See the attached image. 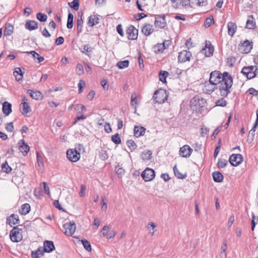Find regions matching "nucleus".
I'll return each mask as SVG.
<instances>
[{
  "label": "nucleus",
  "instance_id": "32",
  "mask_svg": "<svg viewBox=\"0 0 258 258\" xmlns=\"http://www.w3.org/2000/svg\"><path fill=\"white\" fill-rule=\"evenodd\" d=\"M30 211V206L29 204L26 203L22 205L21 209L19 210L20 213L22 215H26Z\"/></svg>",
  "mask_w": 258,
  "mask_h": 258
},
{
  "label": "nucleus",
  "instance_id": "44",
  "mask_svg": "<svg viewBox=\"0 0 258 258\" xmlns=\"http://www.w3.org/2000/svg\"><path fill=\"white\" fill-rule=\"evenodd\" d=\"M83 21L82 18L77 20V32L78 34L80 33L82 31Z\"/></svg>",
  "mask_w": 258,
  "mask_h": 258
},
{
  "label": "nucleus",
  "instance_id": "5",
  "mask_svg": "<svg viewBox=\"0 0 258 258\" xmlns=\"http://www.w3.org/2000/svg\"><path fill=\"white\" fill-rule=\"evenodd\" d=\"M224 76L225 72L221 74L219 71H213L210 74L209 82L212 85H217L223 81Z\"/></svg>",
  "mask_w": 258,
  "mask_h": 258
},
{
  "label": "nucleus",
  "instance_id": "19",
  "mask_svg": "<svg viewBox=\"0 0 258 258\" xmlns=\"http://www.w3.org/2000/svg\"><path fill=\"white\" fill-rule=\"evenodd\" d=\"M38 23L34 20H27L25 24V28L29 30L32 31L38 28Z\"/></svg>",
  "mask_w": 258,
  "mask_h": 258
},
{
  "label": "nucleus",
  "instance_id": "53",
  "mask_svg": "<svg viewBox=\"0 0 258 258\" xmlns=\"http://www.w3.org/2000/svg\"><path fill=\"white\" fill-rule=\"evenodd\" d=\"M100 158L103 160H105L108 158V155L106 151L101 150L99 154Z\"/></svg>",
  "mask_w": 258,
  "mask_h": 258
},
{
  "label": "nucleus",
  "instance_id": "34",
  "mask_svg": "<svg viewBox=\"0 0 258 258\" xmlns=\"http://www.w3.org/2000/svg\"><path fill=\"white\" fill-rule=\"evenodd\" d=\"M81 50L82 53L90 56L92 48L87 44L83 45Z\"/></svg>",
  "mask_w": 258,
  "mask_h": 258
},
{
  "label": "nucleus",
  "instance_id": "4",
  "mask_svg": "<svg viewBox=\"0 0 258 258\" xmlns=\"http://www.w3.org/2000/svg\"><path fill=\"white\" fill-rule=\"evenodd\" d=\"M258 69L256 66H250L244 67L241 70V73L245 75L248 79L254 78L257 74Z\"/></svg>",
  "mask_w": 258,
  "mask_h": 258
},
{
  "label": "nucleus",
  "instance_id": "43",
  "mask_svg": "<svg viewBox=\"0 0 258 258\" xmlns=\"http://www.w3.org/2000/svg\"><path fill=\"white\" fill-rule=\"evenodd\" d=\"M126 145L131 151L135 150L137 147L136 144L133 140H127Z\"/></svg>",
  "mask_w": 258,
  "mask_h": 258
},
{
  "label": "nucleus",
  "instance_id": "45",
  "mask_svg": "<svg viewBox=\"0 0 258 258\" xmlns=\"http://www.w3.org/2000/svg\"><path fill=\"white\" fill-rule=\"evenodd\" d=\"M82 243L84 247L88 251H90L91 250V246L90 242L86 239L82 240Z\"/></svg>",
  "mask_w": 258,
  "mask_h": 258
},
{
  "label": "nucleus",
  "instance_id": "10",
  "mask_svg": "<svg viewBox=\"0 0 258 258\" xmlns=\"http://www.w3.org/2000/svg\"><path fill=\"white\" fill-rule=\"evenodd\" d=\"M214 50V47L211 45V42L206 41L205 47L201 50V53L204 54L206 57H210L213 55Z\"/></svg>",
  "mask_w": 258,
  "mask_h": 258
},
{
  "label": "nucleus",
  "instance_id": "52",
  "mask_svg": "<svg viewBox=\"0 0 258 258\" xmlns=\"http://www.w3.org/2000/svg\"><path fill=\"white\" fill-rule=\"evenodd\" d=\"M110 227L108 225H105L103 227L101 231V234L103 236L107 235L108 231H109Z\"/></svg>",
  "mask_w": 258,
  "mask_h": 258
},
{
  "label": "nucleus",
  "instance_id": "50",
  "mask_svg": "<svg viewBox=\"0 0 258 258\" xmlns=\"http://www.w3.org/2000/svg\"><path fill=\"white\" fill-rule=\"evenodd\" d=\"M156 227V225L153 223H150L148 224V230L152 233V234L153 235L154 232L156 231V230L155 229Z\"/></svg>",
  "mask_w": 258,
  "mask_h": 258
},
{
  "label": "nucleus",
  "instance_id": "16",
  "mask_svg": "<svg viewBox=\"0 0 258 258\" xmlns=\"http://www.w3.org/2000/svg\"><path fill=\"white\" fill-rule=\"evenodd\" d=\"M55 248L53 242L51 241H45L44 242L43 249L44 252H50Z\"/></svg>",
  "mask_w": 258,
  "mask_h": 258
},
{
  "label": "nucleus",
  "instance_id": "15",
  "mask_svg": "<svg viewBox=\"0 0 258 258\" xmlns=\"http://www.w3.org/2000/svg\"><path fill=\"white\" fill-rule=\"evenodd\" d=\"M22 104L23 105L22 113L27 116H30L28 114L30 113L31 109L27 102V99L25 97H23L22 99Z\"/></svg>",
  "mask_w": 258,
  "mask_h": 258
},
{
  "label": "nucleus",
  "instance_id": "30",
  "mask_svg": "<svg viewBox=\"0 0 258 258\" xmlns=\"http://www.w3.org/2000/svg\"><path fill=\"white\" fill-rule=\"evenodd\" d=\"M212 175L215 182H221L223 180V175L219 171L214 172Z\"/></svg>",
  "mask_w": 258,
  "mask_h": 258
},
{
  "label": "nucleus",
  "instance_id": "48",
  "mask_svg": "<svg viewBox=\"0 0 258 258\" xmlns=\"http://www.w3.org/2000/svg\"><path fill=\"white\" fill-rule=\"evenodd\" d=\"M75 109L78 113L86 111V108L84 105L79 104L75 105Z\"/></svg>",
  "mask_w": 258,
  "mask_h": 258
},
{
  "label": "nucleus",
  "instance_id": "47",
  "mask_svg": "<svg viewBox=\"0 0 258 258\" xmlns=\"http://www.w3.org/2000/svg\"><path fill=\"white\" fill-rule=\"evenodd\" d=\"M36 17L40 22H45L47 19V15L41 13H38Z\"/></svg>",
  "mask_w": 258,
  "mask_h": 258
},
{
  "label": "nucleus",
  "instance_id": "11",
  "mask_svg": "<svg viewBox=\"0 0 258 258\" xmlns=\"http://www.w3.org/2000/svg\"><path fill=\"white\" fill-rule=\"evenodd\" d=\"M126 34L130 40H136L138 38V30L134 26L131 25L126 30Z\"/></svg>",
  "mask_w": 258,
  "mask_h": 258
},
{
  "label": "nucleus",
  "instance_id": "56",
  "mask_svg": "<svg viewBox=\"0 0 258 258\" xmlns=\"http://www.w3.org/2000/svg\"><path fill=\"white\" fill-rule=\"evenodd\" d=\"M213 22H214L213 18H208L205 20V25L206 27H209Z\"/></svg>",
  "mask_w": 258,
  "mask_h": 258
},
{
  "label": "nucleus",
  "instance_id": "54",
  "mask_svg": "<svg viewBox=\"0 0 258 258\" xmlns=\"http://www.w3.org/2000/svg\"><path fill=\"white\" fill-rule=\"evenodd\" d=\"M85 86V82L83 80H80L79 83L78 84L79 87V93H82L83 91V89H84Z\"/></svg>",
  "mask_w": 258,
  "mask_h": 258
},
{
  "label": "nucleus",
  "instance_id": "26",
  "mask_svg": "<svg viewBox=\"0 0 258 258\" xmlns=\"http://www.w3.org/2000/svg\"><path fill=\"white\" fill-rule=\"evenodd\" d=\"M255 27L254 19L252 16H249L246 21V28L249 29H253Z\"/></svg>",
  "mask_w": 258,
  "mask_h": 258
},
{
  "label": "nucleus",
  "instance_id": "62",
  "mask_svg": "<svg viewBox=\"0 0 258 258\" xmlns=\"http://www.w3.org/2000/svg\"><path fill=\"white\" fill-rule=\"evenodd\" d=\"M6 129L9 132H13L14 130V126L12 122L8 123L6 126Z\"/></svg>",
  "mask_w": 258,
  "mask_h": 258
},
{
  "label": "nucleus",
  "instance_id": "33",
  "mask_svg": "<svg viewBox=\"0 0 258 258\" xmlns=\"http://www.w3.org/2000/svg\"><path fill=\"white\" fill-rule=\"evenodd\" d=\"M166 48L165 42L159 43L154 46V51L156 53H158L162 52Z\"/></svg>",
  "mask_w": 258,
  "mask_h": 258
},
{
  "label": "nucleus",
  "instance_id": "13",
  "mask_svg": "<svg viewBox=\"0 0 258 258\" xmlns=\"http://www.w3.org/2000/svg\"><path fill=\"white\" fill-rule=\"evenodd\" d=\"M192 55L190 52L187 50H183L179 53L178 59L179 61L184 62L189 61Z\"/></svg>",
  "mask_w": 258,
  "mask_h": 258
},
{
  "label": "nucleus",
  "instance_id": "36",
  "mask_svg": "<svg viewBox=\"0 0 258 258\" xmlns=\"http://www.w3.org/2000/svg\"><path fill=\"white\" fill-rule=\"evenodd\" d=\"M74 16L72 13H69L68 17L67 26L68 29H72L73 27Z\"/></svg>",
  "mask_w": 258,
  "mask_h": 258
},
{
  "label": "nucleus",
  "instance_id": "29",
  "mask_svg": "<svg viewBox=\"0 0 258 258\" xmlns=\"http://www.w3.org/2000/svg\"><path fill=\"white\" fill-rule=\"evenodd\" d=\"M21 142L22 143V145L20 147L19 149L24 155H26L29 151V146L25 143L24 140H21Z\"/></svg>",
  "mask_w": 258,
  "mask_h": 258
},
{
  "label": "nucleus",
  "instance_id": "64",
  "mask_svg": "<svg viewBox=\"0 0 258 258\" xmlns=\"http://www.w3.org/2000/svg\"><path fill=\"white\" fill-rule=\"evenodd\" d=\"M64 42V38L62 36L58 37L55 40V44L57 45H61Z\"/></svg>",
  "mask_w": 258,
  "mask_h": 258
},
{
  "label": "nucleus",
  "instance_id": "38",
  "mask_svg": "<svg viewBox=\"0 0 258 258\" xmlns=\"http://www.w3.org/2000/svg\"><path fill=\"white\" fill-rule=\"evenodd\" d=\"M129 64V61L125 60L123 61H120L116 64V66L120 69H123L127 68Z\"/></svg>",
  "mask_w": 258,
  "mask_h": 258
},
{
  "label": "nucleus",
  "instance_id": "23",
  "mask_svg": "<svg viewBox=\"0 0 258 258\" xmlns=\"http://www.w3.org/2000/svg\"><path fill=\"white\" fill-rule=\"evenodd\" d=\"M227 28L228 34L230 36L232 37L236 32L237 29L236 25L235 24V23L230 22L228 23Z\"/></svg>",
  "mask_w": 258,
  "mask_h": 258
},
{
  "label": "nucleus",
  "instance_id": "35",
  "mask_svg": "<svg viewBox=\"0 0 258 258\" xmlns=\"http://www.w3.org/2000/svg\"><path fill=\"white\" fill-rule=\"evenodd\" d=\"M169 73L167 71H161L159 74V78L160 81L163 83L166 82V78L168 76Z\"/></svg>",
  "mask_w": 258,
  "mask_h": 258
},
{
  "label": "nucleus",
  "instance_id": "55",
  "mask_svg": "<svg viewBox=\"0 0 258 258\" xmlns=\"http://www.w3.org/2000/svg\"><path fill=\"white\" fill-rule=\"evenodd\" d=\"M72 5L71 6L75 10H78L79 7V0H74L71 3Z\"/></svg>",
  "mask_w": 258,
  "mask_h": 258
},
{
  "label": "nucleus",
  "instance_id": "3",
  "mask_svg": "<svg viewBox=\"0 0 258 258\" xmlns=\"http://www.w3.org/2000/svg\"><path fill=\"white\" fill-rule=\"evenodd\" d=\"M22 233L23 230L21 228L18 226L14 227L10 233L11 240L15 242L21 241L23 239Z\"/></svg>",
  "mask_w": 258,
  "mask_h": 258
},
{
  "label": "nucleus",
  "instance_id": "31",
  "mask_svg": "<svg viewBox=\"0 0 258 258\" xmlns=\"http://www.w3.org/2000/svg\"><path fill=\"white\" fill-rule=\"evenodd\" d=\"M14 27L10 24L6 25L4 31V34L5 36H10L13 32Z\"/></svg>",
  "mask_w": 258,
  "mask_h": 258
},
{
  "label": "nucleus",
  "instance_id": "51",
  "mask_svg": "<svg viewBox=\"0 0 258 258\" xmlns=\"http://www.w3.org/2000/svg\"><path fill=\"white\" fill-rule=\"evenodd\" d=\"M216 104L217 106L224 107L226 105L227 102L224 99L221 98L220 99L218 100L216 102Z\"/></svg>",
  "mask_w": 258,
  "mask_h": 258
},
{
  "label": "nucleus",
  "instance_id": "39",
  "mask_svg": "<svg viewBox=\"0 0 258 258\" xmlns=\"http://www.w3.org/2000/svg\"><path fill=\"white\" fill-rule=\"evenodd\" d=\"M111 141L116 145H119L121 142L120 136L118 133L112 136Z\"/></svg>",
  "mask_w": 258,
  "mask_h": 258
},
{
  "label": "nucleus",
  "instance_id": "9",
  "mask_svg": "<svg viewBox=\"0 0 258 258\" xmlns=\"http://www.w3.org/2000/svg\"><path fill=\"white\" fill-rule=\"evenodd\" d=\"M243 156L240 154H233L229 159V161L231 165L237 166L243 161Z\"/></svg>",
  "mask_w": 258,
  "mask_h": 258
},
{
  "label": "nucleus",
  "instance_id": "25",
  "mask_svg": "<svg viewBox=\"0 0 258 258\" xmlns=\"http://www.w3.org/2000/svg\"><path fill=\"white\" fill-rule=\"evenodd\" d=\"M252 43L248 40H245L241 45V49L243 48V53L249 52L252 48Z\"/></svg>",
  "mask_w": 258,
  "mask_h": 258
},
{
  "label": "nucleus",
  "instance_id": "57",
  "mask_svg": "<svg viewBox=\"0 0 258 258\" xmlns=\"http://www.w3.org/2000/svg\"><path fill=\"white\" fill-rule=\"evenodd\" d=\"M37 160L39 167H41L43 165L42 158L38 152H37Z\"/></svg>",
  "mask_w": 258,
  "mask_h": 258
},
{
  "label": "nucleus",
  "instance_id": "46",
  "mask_svg": "<svg viewBox=\"0 0 258 258\" xmlns=\"http://www.w3.org/2000/svg\"><path fill=\"white\" fill-rule=\"evenodd\" d=\"M228 164V162L225 159H219L217 163L218 168H224Z\"/></svg>",
  "mask_w": 258,
  "mask_h": 258
},
{
  "label": "nucleus",
  "instance_id": "40",
  "mask_svg": "<svg viewBox=\"0 0 258 258\" xmlns=\"http://www.w3.org/2000/svg\"><path fill=\"white\" fill-rule=\"evenodd\" d=\"M173 171L175 175L178 178L184 179L186 177V174H182L177 168L176 165H175L173 167Z\"/></svg>",
  "mask_w": 258,
  "mask_h": 258
},
{
  "label": "nucleus",
  "instance_id": "12",
  "mask_svg": "<svg viewBox=\"0 0 258 258\" xmlns=\"http://www.w3.org/2000/svg\"><path fill=\"white\" fill-rule=\"evenodd\" d=\"M155 25L160 28H164L167 26L164 15H158L155 18Z\"/></svg>",
  "mask_w": 258,
  "mask_h": 258
},
{
  "label": "nucleus",
  "instance_id": "41",
  "mask_svg": "<svg viewBox=\"0 0 258 258\" xmlns=\"http://www.w3.org/2000/svg\"><path fill=\"white\" fill-rule=\"evenodd\" d=\"M137 94L136 93H133L132 95H131V105L132 106H133L135 109V112L136 111V110H137Z\"/></svg>",
  "mask_w": 258,
  "mask_h": 258
},
{
  "label": "nucleus",
  "instance_id": "27",
  "mask_svg": "<svg viewBox=\"0 0 258 258\" xmlns=\"http://www.w3.org/2000/svg\"><path fill=\"white\" fill-rule=\"evenodd\" d=\"M99 19L97 16L91 15L88 18V24L91 27H93L99 23Z\"/></svg>",
  "mask_w": 258,
  "mask_h": 258
},
{
  "label": "nucleus",
  "instance_id": "37",
  "mask_svg": "<svg viewBox=\"0 0 258 258\" xmlns=\"http://www.w3.org/2000/svg\"><path fill=\"white\" fill-rule=\"evenodd\" d=\"M2 170L6 173H9L12 171L11 167L8 165L7 161H5V163H3L2 165Z\"/></svg>",
  "mask_w": 258,
  "mask_h": 258
},
{
  "label": "nucleus",
  "instance_id": "14",
  "mask_svg": "<svg viewBox=\"0 0 258 258\" xmlns=\"http://www.w3.org/2000/svg\"><path fill=\"white\" fill-rule=\"evenodd\" d=\"M192 149L187 145H184L180 148L179 150V154L183 157H189L192 153Z\"/></svg>",
  "mask_w": 258,
  "mask_h": 258
},
{
  "label": "nucleus",
  "instance_id": "1",
  "mask_svg": "<svg viewBox=\"0 0 258 258\" xmlns=\"http://www.w3.org/2000/svg\"><path fill=\"white\" fill-rule=\"evenodd\" d=\"M224 80L219 83V91L221 96L225 97L230 93V89L233 84V79L228 72H225Z\"/></svg>",
  "mask_w": 258,
  "mask_h": 258
},
{
  "label": "nucleus",
  "instance_id": "2",
  "mask_svg": "<svg viewBox=\"0 0 258 258\" xmlns=\"http://www.w3.org/2000/svg\"><path fill=\"white\" fill-rule=\"evenodd\" d=\"M168 95L166 91L164 89H159L156 91L153 95V98L156 103H163L167 100Z\"/></svg>",
  "mask_w": 258,
  "mask_h": 258
},
{
  "label": "nucleus",
  "instance_id": "6",
  "mask_svg": "<svg viewBox=\"0 0 258 258\" xmlns=\"http://www.w3.org/2000/svg\"><path fill=\"white\" fill-rule=\"evenodd\" d=\"M67 156L70 161L76 162L80 158V153L77 149H69L67 151Z\"/></svg>",
  "mask_w": 258,
  "mask_h": 258
},
{
  "label": "nucleus",
  "instance_id": "63",
  "mask_svg": "<svg viewBox=\"0 0 258 258\" xmlns=\"http://www.w3.org/2000/svg\"><path fill=\"white\" fill-rule=\"evenodd\" d=\"M85 189H86V186L83 184H81V190L79 192V195L80 197H83L85 196Z\"/></svg>",
  "mask_w": 258,
  "mask_h": 258
},
{
  "label": "nucleus",
  "instance_id": "24",
  "mask_svg": "<svg viewBox=\"0 0 258 258\" xmlns=\"http://www.w3.org/2000/svg\"><path fill=\"white\" fill-rule=\"evenodd\" d=\"M24 72H22L20 68H17L13 72L14 76L16 80L18 81H22L23 78Z\"/></svg>",
  "mask_w": 258,
  "mask_h": 258
},
{
  "label": "nucleus",
  "instance_id": "20",
  "mask_svg": "<svg viewBox=\"0 0 258 258\" xmlns=\"http://www.w3.org/2000/svg\"><path fill=\"white\" fill-rule=\"evenodd\" d=\"M2 110L4 114L6 116L9 115L12 111V104L7 101H5L3 104Z\"/></svg>",
  "mask_w": 258,
  "mask_h": 258
},
{
  "label": "nucleus",
  "instance_id": "42",
  "mask_svg": "<svg viewBox=\"0 0 258 258\" xmlns=\"http://www.w3.org/2000/svg\"><path fill=\"white\" fill-rule=\"evenodd\" d=\"M151 155L152 153L150 151L144 152L142 154V159L145 161H148L151 159Z\"/></svg>",
  "mask_w": 258,
  "mask_h": 258
},
{
  "label": "nucleus",
  "instance_id": "21",
  "mask_svg": "<svg viewBox=\"0 0 258 258\" xmlns=\"http://www.w3.org/2000/svg\"><path fill=\"white\" fill-rule=\"evenodd\" d=\"M153 25L145 24L142 29V32L146 36H149L153 32Z\"/></svg>",
  "mask_w": 258,
  "mask_h": 258
},
{
  "label": "nucleus",
  "instance_id": "8",
  "mask_svg": "<svg viewBox=\"0 0 258 258\" xmlns=\"http://www.w3.org/2000/svg\"><path fill=\"white\" fill-rule=\"evenodd\" d=\"M155 176L154 170L147 168L141 174V176L145 181H149L153 180Z\"/></svg>",
  "mask_w": 258,
  "mask_h": 258
},
{
  "label": "nucleus",
  "instance_id": "17",
  "mask_svg": "<svg viewBox=\"0 0 258 258\" xmlns=\"http://www.w3.org/2000/svg\"><path fill=\"white\" fill-rule=\"evenodd\" d=\"M19 221V216L17 214H11L7 219V223L9 224L11 227H12L13 225L18 224Z\"/></svg>",
  "mask_w": 258,
  "mask_h": 258
},
{
  "label": "nucleus",
  "instance_id": "61",
  "mask_svg": "<svg viewBox=\"0 0 258 258\" xmlns=\"http://www.w3.org/2000/svg\"><path fill=\"white\" fill-rule=\"evenodd\" d=\"M116 30L118 33L121 36H123V31L121 24H119L116 27Z\"/></svg>",
  "mask_w": 258,
  "mask_h": 258
},
{
  "label": "nucleus",
  "instance_id": "7",
  "mask_svg": "<svg viewBox=\"0 0 258 258\" xmlns=\"http://www.w3.org/2000/svg\"><path fill=\"white\" fill-rule=\"evenodd\" d=\"M64 233L68 236H72L75 232L76 226L75 222H70L65 223L63 226Z\"/></svg>",
  "mask_w": 258,
  "mask_h": 258
},
{
  "label": "nucleus",
  "instance_id": "58",
  "mask_svg": "<svg viewBox=\"0 0 258 258\" xmlns=\"http://www.w3.org/2000/svg\"><path fill=\"white\" fill-rule=\"evenodd\" d=\"M116 173L117 175L122 176L124 173V170L121 167L119 166L116 167L115 168Z\"/></svg>",
  "mask_w": 258,
  "mask_h": 258
},
{
  "label": "nucleus",
  "instance_id": "60",
  "mask_svg": "<svg viewBox=\"0 0 258 258\" xmlns=\"http://www.w3.org/2000/svg\"><path fill=\"white\" fill-rule=\"evenodd\" d=\"M222 127V126H218L217 128H216L214 130V132H213V134H212V137H213L214 138H216V136L218 135V133L220 132V131L221 130Z\"/></svg>",
  "mask_w": 258,
  "mask_h": 258
},
{
  "label": "nucleus",
  "instance_id": "22",
  "mask_svg": "<svg viewBox=\"0 0 258 258\" xmlns=\"http://www.w3.org/2000/svg\"><path fill=\"white\" fill-rule=\"evenodd\" d=\"M146 128L143 126H135L134 136L137 138L143 136L145 133Z\"/></svg>",
  "mask_w": 258,
  "mask_h": 258
},
{
  "label": "nucleus",
  "instance_id": "28",
  "mask_svg": "<svg viewBox=\"0 0 258 258\" xmlns=\"http://www.w3.org/2000/svg\"><path fill=\"white\" fill-rule=\"evenodd\" d=\"M44 250L42 247H40L36 251H32L31 256L32 258H40L44 254Z\"/></svg>",
  "mask_w": 258,
  "mask_h": 258
},
{
  "label": "nucleus",
  "instance_id": "18",
  "mask_svg": "<svg viewBox=\"0 0 258 258\" xmlns=\"http://www.w3.org/2000/svg\"><path fill=\"white\" fill-rule=\"evenodd\" d=\"M27 93L30 95L32 98L36 100H41L43 98V95L39 91H33L32 90H28Z\"/></svg>",
  "mask_w": 258,
  "mask_h": 258
},
{
  "label": "nucleus",
  "instance_id": "49",
  "mask_svg": "<svg viewBox=\"0 0 258 258\" xmlns=\"http://www.w3.org/2000/svg\"><path fill=\"white\" fill-rule=\"evenodd\" d=\"M76 71L77 74L78 75H79V76L82 75L83 74V73H84V70H83V66L81 64H80V63H78L77 65Z\"/></svg>",
  "mask_w": 258,
  "mask_h": 258
},
{
  "label": "nucleus",
  "instance_id": "59",
  "mask_svg": "<svg viewBox=\"0 0 258 258\" xmlns=\"http://www.w3.org/2000/svg\"><path fill=\"white\" fill-rule=\"evenodd\" d=\"M247 92L249 94H251L256 96H258V91L256 90L253 88H249Z\"/></svg>",
  "mask_w": 258,
  "mask_h": 258
}]
</instances>
